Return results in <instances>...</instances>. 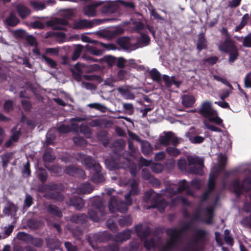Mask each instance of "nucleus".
Wrapping results in <instances>:
<instances>
[{
    "label": "nucleus",
    "mask_w": 251,
    "mask_h": 251,
    "mask_svg": "<svg viewBox=\"0 0 251 251\" xmlns=\"http://www.w3.org/2000/svg\"><path fill=\"white\" fill-rule=\"evenodd\" d=\"M230 186L236 196L238 198L244 192H248L251 190V179L247 177L240 182L239 178H236L232 181Z\"/></svg>",
    "instance_id": "nucleus-1"
},
{
    "label": "nucleus",
    "mask_w": 251,
    "mask_h": 251,
    "mask_svg": "<svg viewBox=\"0 0 251 251\" xmlns=\"http://www.w3.org/2000/svg\"><path fill=\"white\" fill-rule=\"evenodd\" d=\"M125 201L123 200L118 201L115 196L111 197L108 201V208L111 213H114L118 211L122 213H126L128 209V207L132 203H130L128 201V200L125 199Z\"/></svg>",
    "instance_id": "nucleus-2"
},
{
    "label": "nucleus",
    "mask_w": 251,
    "mask_h": 251,
    "mask_svg": "<svg viewBox=\"0 0 251 251\" xmlns=\"http://www.w3.org/2000/svg\"><path fill=\"white\" fill-rule=\"evenodd\" d=\"M93 205L95 208L89 209L87 218L94 222H98L100 220V215L102 218L105 215V208L100 201H94Z\"/></svg>",
    "instance_id": "nucleus-3"
},
{
    "label": "nucleus",
    "mask_w": 251,
    "mask_h": 251,
    "mask_svg": "<svg viewBox=\"0 0 251 251\" xmlns=\"http://www.w3.org/2000/svg\"><path fill=\"white\" fill-rule=\"evenodd\" d=\"M189 166L193 165L190 169V172L194 174L202 175L204 167L203 159L198 156H188L187 157Z\"/></svg>",
    "instance_id": "nucleus-4"
},
{
    "label": "nucleus",
    "mask_w": 251,
    "mask_h": 251,
    "mask_svg": "<svg viewBox=\"0 0 251 251\" xmlns=\"http://www.w3.org/2000/svg\"><path fill=\"white\" fill-rule=\"evenodd\" d=\"M111 238V234L109 231H104L96 233L92 237L89 236L87 238V241L92 248L96 249L97 248V247L94 245V242L96 243L105 242L110 240Z\"/></svg>",
    "instance_id": "nucleus-5"
},
{
    "label": "nucleus",
    "mask_w": 251,
    "mask_h": 251,
    "mask_svg": "<svg viewBox=\"0 0 251 251\" xmlns=\"http://www.w3.org/2000/svg\"><path fill=\"white\" fill-rule=\"evenodd\" d=\"M161 194H156L151 199V204L148 206V209L156 208L160 212H163L168 203L165 199H161Z\"/></svg>",
    "instance_id": "nucleus-6"
},
{
    "label": "nucleus",
    "mask_w": 251,
    "mask_h": 251,
    "mask_svg": "<svg viewBox=\"0 0 251 251\" xmlns=\"http://www.w3.org/2000/svg\"><path fill=\"white\" fill-rule=\"evenodd\" d=\"M68 24L69 22L67 20L59 18H55L46 23L47 26L51 27L53 30H66V27L65 26Z\"/></svg>",
    "instance_id": "nucleus-7"
},
{
    "label": "nucleus",
    "mask_w": 251,
    "mask_h": 251,
    "mask_svg": "<svg viewBox=\"0 0 251 251\" xmlns=\"http://www.w3.org/2000/svg\"><path fill=\"white\" fill-rule=\"evenodd\" d=\"M103 2L101 8V12L104 14H111L116 12L119 8L118 1H102Z\"/></svg>",
    "instance_id": "nucleus-8"
},
{
    "label": "nucleus",
    "mask_w": 251,
    "mask_h": 251,
    "mask_svg": "<svg viewBox=\"0 0 251 251\" xmlns=\"http://www.w3.org/2000/svg\"><path fill=\"white\" fill-rule=\"evenodd\" d=\"M101 23L99 19L88 20L86 19L79 20L74 24V28L75 29L90 28Z\"/></svg>",
    "instance_id": "nucleus-9"
},
{
    "label": "nucleus",
    "mask_w": 251,
    "mask_h": 251,
    "mask_svg": "<svg viewBox=\"0 0 251 251\" xmlns=\"http://www.w3.org/2000/svg\"><path fill=\"white\" fill-rule=\"evenodd\" d=\"M123 32L122 28H118L114 30H100L97 32V35L100 37L110 40L122 34Z\"/></svg>",
    "instance_id": "nucleus-10"
},
{
    "label": "nucleus",
    "mask_w": 251,
    "mask_h": 251,
    "mask_svg": "<svg viewBox=\"0 0 251 251\" xmlns=\"http://www.w3.org/2000/svg\"><path fill=\"white\" fill-rule=\"evenodd\" d=\"M198 113L203 117L208 119L217 114V112L212 107L211 103L207 101L202 103Z\"/></svg>",
    "instance_id": "nucleus-11"
},
{
    "label": "nucleus",
    "mask_w": 251,
    "mask_h": 251,
    "mask_svg": "<svg viewBox=\"0 0 251 251\" xmlns=\"http://www.w3.org/2000/svg\"><path fill=\"white\" fill-rule=\"evenodd\" d=\"M65 172L66 174L75 177L83 178L85 176V173L82 169L73 165L67 166Z\"/></svg>",
    "instance_id": "nucleus-12"
},
{
    "label": "nucleus",
    "mask_w": 251,
    "mask_h": 251,
    "mask_svg": "<svg viewBox=\"0 0 251 251\" xmlns=\"http://www.w3.org/2000/svg\"><path fill=\"white\" fill-rule=\"evenodd\" d=\"M103 2L99 0L83 7V11L85 15L88 17H95L97 15L96 9L102 5Z\"/></svg>",
    "instance_id": "nucleus-13"
},
{
    "label": "nucleus",
    "mask_w": 251,
    "mask_h": 251,
    "mask_svg": "<svg viewBox=\"0 0 251 251\" xmlns=\"http://www.w3.org/2000/svg\"><path fill=\"white\" fill-rule=\"evenodd\" d=\"M237 48L234 42L231 39H226L219 46V50L225 53H227Z\"/></svg>",
    "instance_id": "nucleus-14"
},
{
    "label": "nucleus",
    "mask_w": 251,
    "mask_h": 251,
    "mask_svg": "<svg viewBox=\"0 0 251 251\" xmlns=\"http://www.w3.org/2000/svg\"><path fill=\"white\" fill-rule=\"evenodd\" d=\"M135 230L137 236L142 240L147 239V238L149 237L151 233V228L148 226H147L144 229H143L142 224H139L135 226Z\"/></svg>",
    "instance_id": "nucleus-15"
},
{
    "label": "nucleus",
    "mask_w": 251,
    "mask_h": 251,
    "mask_svg": "<svg viewBox=\"0 0 251 251\" xmlns=\"http://www.w3.org/2000/svg\"><path fill=\"white\" fill-rule=\"evenodd\" d=\"M138 183L136 180H133L131 183V189L128 193L125 196V199L128 200V202L132 203L131 196H137L139 194Z\"/></svg>",
    "instance_id": "nucleus-16"
},
{
    "label": "nucleus",
    "mask_w": 251,
    "mask_h": 251,
    "mask_svg": "<svg viewBox=\"0 0 251 251\" xmlns=\"http://www.w3.org/2000/svg\"><path fill=\"white\" fill-rule=\"evenodd\" d=\"M169 228L166 230V233L167 235L171 237V239L167 241L166 245L164 246V251H168L169 250L176 247L178 239L180 237V236L171 235L169 234Z\"/></svg>",
    "instance_id": "nucleus-17"
},
{
    "label": "nucleus",
    "mask_w": 251,
    "mask_h": 251,
    "mask_svg": "<svg viewBox=\"0 0 251 251\" xmlns=\"http://www.w3.org/2000/svg\"><path fill=\"white\" fill-rule=\"evenodd\" d=\"M193 224V223L190 220L188 222L185 223L179 230L176 228H170L169 234L171 235L180 236L181 237V233L190 229L191 228Z\"/></svg>",
    "instance_id": "nucleus-18"
},
{
    "label": "nucleus",
    "mask_w": 251,
    "mask_h": 251,
    "mask_svg": "<svg viewBox=\"0 0 251 251\" xmlns=\"http://www.w3.org/2000/svg\"><path fill=\"white\" fill-rule=\"evenodd\" d=\"M207 232L201 229H198L194 233V239L192 241L194 245H198L199 243H202L205 241Z\"/></svg>",
    "instance_id": "nucleus-19"
},
{
    "label": "nucleus",
    "mask_w": 251,
    "mask_h": 251,
    "mask_svg": "<svg viewBox=\"0 0 251 251\" xmlns=\"http://www.w3.org/2000/svg\"><path fill=\"white\" fill-rule=\"evenodd\" d=\"M130 39L128 37L123 36L119 38L117 40V44L124 50H134L133 44L130 43Z\"/></svg>",
    "instance_id": "nucleus-20"
},
{
    "label": "nucleus",
    "mask_w": 251,
    "mask_h": 251,
    "mask_svg": "<svg viewBox=\"0 0 251 251\" xmlns=\"http://www.w3.org/2000/svg\"><path fill=\"white\" fill-rule=\"evenodd\" d=\"M150 38L148 35L142 33L141 37L138 38L137 39V42L133 44V48L134 49H136L139 48L148 46L150 44Z\"/></svg>",
    "instance_id": "nucleus-21"
},
{
    "label": "nucleus",
    "mask_w": 251,
    "mask_h": 251,
    "mask_svg": "<svg viewBox=\"0 0 251 251\" xmlns=\"http://www.w3.org/2000/svg\"><path fill=\"white\" fill-rule=\"evenodd\" d=\"M84 164L87 169H99L100 168V164L97 162L91 156H88L83 159Z\"/></svg>",
    "instance_id": "nucleus-22"
},
{
    "label": "nucleus",
    "mask_w": 251,
    "mask_h": 251,
    "mask_svg": "<svg viewBox=\"0 0 251 251\" xmlns=\"http://www.w3.org/2000/svg\"><path fill=\"white\" fill-rule=\"evenodd\" d=\"M131 230L129 229L124 230L114 236L113 239L116 242H123L128 240L131 237Z\"/></svg>",
    "instance_id": "nucleus-23"
},
{
    "label": "nucleus",
    "mask_w": 251,
    "mask_h": 251,
    "mask_svg": "<svg viewBox=\"0 0 251 251\" xmlns=\"http://www.w3.org/2000/svg\"><path fill=\"white\" fill-rule=\"evenodd\" d=\"M207 48V41L204 37V34L201 32L198 35V39L197 43V49L199 52L202 50H206Z\"/></svg>",
    "instance_id": "nucleus-24"
},
{
    "label": "nucleus",
    "mask_w": 251,
    "mask_h": 251,
    "mask_svg": "<svg viewBox=\"0 0 251 251\" xmlns=\"http://www.w3.org/2000/svg\"><path fill=\"white\" fill-rule=\"evenodd\" d=\"M69 204L73 206L77 210H80L84 205V200L80 197L74 196L70 198Z\"/></svg>",
    "instance_id": "nucleus-25"
},
{
    "label": "nucleus",
    "mask_w": 251,
    "mask_h": 251,
    "mask_svg": "<svg viewBox=\"0 0 251 251\" xmlns=\"http://www.w3.org/2000/svg\"><path fill=\"white\" fill-rule=\"evenodd\" d=\"M94 173L93 174L91 180L95 183L103 182L104 180V174L102 172V167L99 169H95L93 170Z\"/></svg>",
    "instance_id": "nucleus-26"
},
{
    "label": "nucleus",
    "mask_w": 251,
    "mask_h": 251,
    "mask_svg": "<svg viewBox=\"0 0 251 251\" xmlns=\"http://www.w3.org/2000/svg\"><path fill=\"white\" fill-rule=\"evenodd\" d=\"M16 10L19 16L22 19L26 18L31 13L30 10L27 6L21 4L17 5Z\"/></svg>",
    "instance_id": "nucleus-27"
},
{
    "label": "nucleus",
    "mask_w": 251,
    "mask_h": 251,
    "mask_svg": "<svg viewBox=\"0 0 251 251\" xmlns=\"http://www.w3.org/2000/svg\"><path fill=\"white\" fill-rule=\"evenodd\" d=\"M61 192V191H54L48 192L44 195V197L47 199H51L58 201H62L64 200V196Z\"/></svg>",
    "instance_id": "nucleus-28"
},
{
    "label": "nucleus",
    "mask_w": 251,
    "mask_h": 251,
    "mask_svg": "<svg viewBox=\"0 0 251 251\" xmlns=\"http://www.w3.org/2000/svg\"><path fill=\"white\" fill-rule=\"evenodd\" d=\"M195 100L194 97L192 95H184L182 97V104L185 107H192Z\"/></svg>",
    "instance_id": "nucleus-29"
},
{
    "label": "nucleus",
    "mask_w": 251,
    "mask_h": 251,
    "mask_svg": "<svg viewBox=\"0 0 251 251\" xmlns=\"http://www.w3.org/2000/svg\"><path fill=\"white\" fill-rule=\"evenodd\" d=\"M87 216L84 213H79L72 215L70 217V221L74 223L83 224L86 222Z\"/></svg>",
    "instance_id": "nucleus-30"
},
{
    "label": "nucleus",
    "mask_w": 251,
    "mask_h": 251,
    "mask_svg": "<svg viewBox=\"0 0 251 251\" xmlns=\"http://www.w3.org/2000/svg\"><path fill=\"white\" fill-rule=\"evenodd\" d=\"M47 211L50 214L57 217L61 218L62 217V213L59 208L56 205L50 204L47 206Z\"/></svg>",
    "instance_id": "nucleus-31"
},
{
    "label": "nucleus",
    "mask_w": 251,
    "mask_h": 251,
    "mask_svg": "<svg viewBox=\"0 0 251 251\" xmlns=\"http://www.w3.org/2000/svg\"><path fill=\"white\" fill-rule=\"evenodd\" d=\"M188 186L187 181L185 179H183L180 182L179 186L176 191H174L173 189L170 188L169 189L168 192L172 195H175L177 193H181L184 191H185Z\"/></svg>",
    "instance_id": "nucleus-32"
},
{
    "label": "nucleus",
    "mask_w": 251,
    "mask_h": 251,
    "mask_svg": "<svg viewBox=\"0 0 251 251\" xmlns=\"http://www.w3.org/2000/svg\"><path fill=\"white\" fill-rule=\"evenodd\" d=\"M55 158V155L53 153L51 148H48L45 151L43 156V159L45 162H51Z\"/></svg>",
    "instance_id": "nucleus-33"
},
{
    "label": "nucleus",
    "mask_w": 251,
    "mask_h": 251,
    "mask_svg": "<svg viewBox=\"0 0 251 251\" xmlns=\"http://www.w3.org/2000/svg\"><path fill=\"white\" fill-rule=\"evenodd\" d=\"M46 242L47 247L49 249L53 251L59 249L60 243L57 240L49 238L46 239Z\"/></svg>",
    "instance_id": "nucleus-34"
},
{
    "label": "nucleus",
    "mask_w": 251,
    "mask_h": 251,
    "mask_svg": "<svg viewBox=\"0 0 251 251\" xmlns=\"http://www.w3.org/2000/svg\"><path fill=\"white\" fill-rule=\"evenodd\" d=\"M93 190V188L89 182L81 184L78 189V193L82 194H90Z\"/></svg>",
    "instance_id": "nucleus-35"
},
{
    "label": "nucleus",
    "mask_w": 251,
    "mask_h": 251,
    "mask_svg": "<svg viewBox=\"0 0 251 251\" xmlns=\"http://www.w3.org/2000/svg\"><path fill=\"white\" fill-rule=\"evenodd\" d=\"M149 73L151 78L154 81L157 83H160L162 82L161 75L156 68L152 69Z\"/></svg>",
    "instance_id": "nucleus-36"
},
{
    "label": "nucleus",
    "mask_w": 251,
    "mask_h": 251,
    "mask_svg": "<svg viewBox=\"0 0 251 251\" xmlns=\"http://www.w3.org/2000/svg\"><path fill=\"white\" fill-rule=\"evenodd\" d=\"M18 210V208L13 202L11 201H8L6 206L3 209V213L6 215H10L12 212H16Z\"/></svg>",
    "instance_id": "nucleus-37"
},
{
    "label": "nucleus",
    "mask_w": 251,
    "mask_h": 251,
    "mask_svg": "<svg viewBox=\"0 0 251 251\" xmlns=\"http://www.w3.org/2000/svg\"><path fill=\"white\" fill-rule=\"evenodd\" d=\"M142 153L146 156L150 155L152 151V148L149 142L143 141L141 144Z\"/></svg>",
    "instance_id": "nucleus-38"
},
{
    "label": "nucleus",
    "mask_w": 251,
    "mask_h": 251,
    "mask_svg": "<svg viewBox=\"0 0 251 251\" xmlns=\"http://www.w3.org/2000/svg\"><path fill=\"white\" fill-rule=\"evenodd\" d=\"M47 189L51 191H63L64 190V186L60 183H56L51 182L46 185Z\"/></svg>",
    "instance_id": "nucleus-39"
},
{
    "label": "nucleus",
    "mask_w": 251,
    "mask_h": 251,
    "mask_svg": "<svg viewBox=\"0 0 251 251\" xmlns=\"http://www.w3.org/2000/svg\"><path fill=\"white\" fill-rule=\"evenodd\" d=\"M173 136L174 133L171 131L166 132L164 136L160 138V144L165 146H168Z\"/></svg>",
    "instance_id": "nucleus-40"
},
{
    "label": "nucleus",
    "mask_w": 251,
    "mask_h": 251,
    "mask_svg": "<svg viewBox=\"0 0 251 251\" xmlns=\"http://www.w3.org/2000/svg\"><path fill=\"white\" fill-rule=\"evenodd\" d=\"M37 178L41 182L44 183L47 180L48 178V172L45 169L39 168Z\"/></svg>",
    "instance_id": "nucleus-41"
},
{
    "label": "nucleus",
    "mask_w": 251,
    "mask_h": 251,
    "mask_svg": "<svg viewBox=\"0 0 251 251\" xmlns=\"http://www.w3.org/2000/svg\"><path fill=\"white\" fill-rule=\"evenodd\" d=\"M117 91L126 99H133L134 98V95L131 93L129 89L125 88L123 87H119L117 88Z\"/></svg>",
    "instance_id": "nucleus-42"
},
{
    "label": "nucleus",
    "mask_w": 251,
    "mask_h": 251,
    "mask_svg": "<svg viewBox=\"0 0 251 251\" xmlns=\"http://www.w3.org/2000/svg\"><path fill=\"white\" fill-rule=\"evenodd\" d=\"M132 223V219L130 216H122L118 220V224L121 227L129 226Z\"/></svg>",
    "instance_id": "nucleus-43"
},
{
    "label": "nucleus",
    "mask_w": 251,
    "mask_h": 251,
    "mask_svg": "<svg viewBox=\"0 0 251 251\" xmlns=\"http://www.w3.org/2000/svg\"><path fill=\"white\" fill-rule=\"evenodd\" d=\"M5 21L7 25L10 26H15L20 22L19 19L12 13L6 19Z\"/></svg>",
    "instance_id": "nucleus-44"
},
{
    "label": "nucleus",
    "mask_w": 251,
    "mask_h": 251,
    "mask_svg": "<svg viewBox=\"0 0 251 251\" xmlns=\"http://www.w3.org/2000/svg\"><path fill=\"white\" fill-rule=\"evenodd\" d=\"M27 243H30L37 248H41L44 244V241L42 238H35L31 235Z\"/></svg>",
    "instance_id": "nucleus-45"
},
{
    "label": "nucleus",
    "mask_w": 251,
    "mask_h": 251,
    "mask_svg": "<svg viewBox=\"0 0 251 251\" xmlns=\"http://www.w3.org/2000/svg\"><path fill=\"white\" fill-rule=\"evenodd\" d=\"M226 160L227 157L225 155L223 154L220 155L218 165V169L219 172H222L225 169Z\"/></svg>",
    "instance_id": "nucleus-46"
},
{
    "label": "nucleus",
    "mask_w": 251,
    "mask_h": 251,
    "mask_svg": "<svg viewBox=\"0 0 251 251\" xmlns=\"http://www.w3.org/2000/svg\"><path fill=\"white\" fill-rule=\"evenodd\" d=\"M166 151L169 155L173 157H176L181 153L180 150L175 147H167L166 149Z\"/></svg>",
    "instance_id": "nucleus-47"
},
{
    "label": "nucleus",
    "mask_w": 251,
    "mask_h": 251,
    "mask_svg": "<svg viewBox=\"0 0 251 251\" xmlns=\"http://www.w3.org/2000/svg\"><path fill=\"white\" fill-rule=\"evenodd\" d=\"M144 240V247L147 250H150L151 249L155 247L156 243L154 238H151L149 239H146Z\"/></svg>",
    "instance_id": "nucleus-48"
},
{
    "label": "nucleus",
    "mask_w": 251,
    "mask_h": 251,
    "mask_svg": "<svg viewBox=\"0 0 251 251\" xmlns=\"http://www.w3.org/2000/svg\"><path fill=\"white\" fill-rule=\"evenodd\" d=\"M80 132L84 134L87 138H89L91 135L90 128L87 125L81 124L79 127Z\"/></svg>",
    "instance_id": "nucleus-49"
},
{
    "label": "nucleus",
    "mask_w": 251,
    "mask_h": 251,
    "mask_svg": "<svg viewBox=\"0 0 251 251\" xmlns=\"http://www.w3.org/2000/svg\"><path fill=\"white\" fill-rule=\"evenodd\" d=\"M227 53L229 54L228 62L229 63H233L239 55L237 48Z\"/></svg>",
    "instance_id": "nucleus-50"
},
{
    "label": "nucleus",
    "mask_w": 251,
    "mask_h": 251,
    "mask_svg": "<svg viewBox=\"0 0 251 251\" xmlns=\"http://www.w3.org/2000/svg\"><path fill=\"white\" fill-rule=\"evenodd\" d=\"M40 222L34 219H30L27 222V226L32 229H38L40 226Z\"/></svg>",
    "instance_id": "nucleus-51"
},
{
    "label": "nucleus",
    "mask_w": 251,
    "mask_h": 251,
    "mask_svg": "<svg viewBox=\"0 0 251 251\" xmlns=\"http://www.w3.org/2000/svg\"><path fill=\"white\" fill-rule=\"evenodd\" d=\"M42 57L45 60L47 64L50 68L52 69H56L57 68V64L56 61L47 57L45 54L42 55Z\"/></svg>",
    "instance_id": "nucleus-52"
},
{
    "label": "nucleus",
    "mask_w": 251,
    "mask_h": 251,
    "mask_svg": "<svg viewBox=\"0 0 251 251\" xmlns=\"http://www.w3.org/2000/svg\"><path fill=\"white\" fill-rule=\"evenodd\" d=\"M86 50L89 51L91 54L99 56L102 54V51L100 49H98L96 47L91 46L89 45L85 46Z\"/></svg>",
    "instance_id": "nucleus-53"
},
{
    "label": "nucleus",
    "mask_w": 251,
    "mask_h": 251,
    "mask_svg": "<svg viewBox=\"0 0 251 251\" xmlns=\"http://www.w3.org/2000/svg\"><path fill=\"white\" fill-rule=\"evenodd\" d=\"M83 47L80 45H78L75 49L74 53L73 54L72 59L73 61L76 60L80 56V55L82 52Z\"/></svg>",
    "instance_id": "nucleus-54"
},
{
    "label": "nucleus",
    "mask_w": 251,
    "mask_h": 251,
    "mask_svg": "<svg viewBox=\"0 0 251 251\" xmlns=\"http://www.w3.org/2000/svg\"><path fill=\"white\" fill-rule=\"evenodd\" d=\"M23 176L29 177L31 176V170L30 168V163L28 160L24 165L22 171Z\"/></svg>",
    "instance_id": "nucleus-55"
},
{
    "label": "nucleus",
    "mask_w": 251,
    "mask_h": 251,
    "mask_svg": "<svg viewBox=\"0 0 251 251\" xmlns=\"http://www.w3.org/2000/svg\"><path fill=\"white\" fill-rule=\"evenodd\" d=\"M219 58L217 56H211L203 59V63L204 64H208L209 65H213L216 64Z\"/></svg>",
    "instance_id": "nucleus-56"
},
{
    "label": "nucleus",
    "mask_w": 251,
    "mask_h": 251,
    "mask_svg": "<svg viewBox=\"0 0 251 251\" xmlns=\"http://www.w3.org/2000/svg\"><path fill=\"white\" fill-rule=\"evenodd\" d=\"M31 235L25 232H19L17 235V237L19 240L28 242Z\"/></svg>",
    "instance_id": "nucleus-57"
},
{
    "label": "nucleus",
    "mask_w": 251,
    "mask_h": 251,
    "mask_svg": "<svg viewBox=\"0 0 251 251\" xmlns=\"http://www.w3.org/2000/svg\"><path fill=\"white\" fill-rule=\"evenodd\" d=\"M215 177L214 176H211L207 184V190L212 192L215 189Z\"/></svg>",
    "instance_id": "nucleus-58"
},
{
    "label": "nucleus",
    "mask_w": 251,
    "mask_h": 251,
    "mask_svg": "<svg viewBox=\"0 0 251 251\" xmlns=\"http://www.w3.org/2000/svg\"><path fill=\"white\" fill-rule=\"evenodd\" d=\"M106 225L107 227L113 232H116L118 227L117 224L113 221L112 219H108L106 221Z\"/></svg>",
    "instance_id": "nucleus-59"
},
{
    "label": "nucleus",
    "mask_w": 251,
    "mask_h": 251,
    "mask_svg": "<svg viewBox=\"0 0 251 251\" xmlns=\"http://www.w3.org/2000/svg\"><path fill=\"white\" fill-rule=\"evenodd\" d=\"M73 236L78 238L82 235V230L79 226H76L70 229Z\"/></svg>",
    "instance_id": "nucleus-60"
},
{
    "label": "nucleus",
    "mask_w": 251,
    "mask_h": 251,
    "mask_svg": "<svg viewBox=\"0 0 251 251\" xmlns=\"http://www.w3.org/2000/svg\"><path fill=\"white\" fill-rule=\"evenodd\" d=\"M33 203V199L29 194H26L25 198L24 200V207L29 208Z\"/></svg>",
    "instance_id": "nucleus-61"
},
{
    "label": "nucleus",
    "mask_w": 251,
    "mask_h": 251,
    "mask_svg": "<svg viewBox=\"0 0 251 251\" xmlns=\"http://www.w3.org/2000/svg\"><path fill=\"white\" fill-rule=\"evenodd\" d=\"M187 162L185 158H180L177 162V167L181 171H186L187 170Z\"/></svg>",
    "instance_id": "nucleus-62"
},
{
    "label": "nucleus",
    "mask_w": 251,
    "mask_h": 251,
    "mask_svg": "<svg viewBox=\"0 0 251 251\" xmlns=\"http://www.w3.org/2000/svg\"><path fill=\"white\" fill-rule=\"evenodd\" d=\"M4 111L8 112L13 109V102L12 100H6L3 104Z\"/></svg>",
    "instance_id": "nucleus-63"
},
{
    "label": "nucleus",
    "mask_w": 251,
    "mask_h": 251,
    "mask_svg": "<svg viewBox=\"0 0 251 251\" xmlns=\"http://www.w3.org/2000/svg\"><path fill=\"white\" fill-rule=\"evenodd\" d=\"M244 87L246 88H251V72L246 74L244 78Z\"/></svg>",
    "instance_id": "nucleus-64"
}]
</instances>
